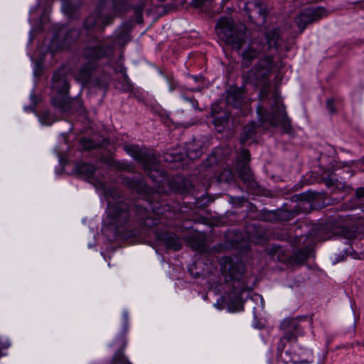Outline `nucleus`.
Here are the masks:
<instances>
[{"instance_id":"5701e85b","label":"nucleus","mask_w":364,"mask_h":364,"mask_svg":"<svg viewBox=\"0 0 364 364\" xmlns=\"http://www.w3.org/2000/svg\"><path fill=\"white\" fill-rule=\"evenodd\" d=\"M286 338H284V335L283 334L282 337H281L278 345H277V355L281 358V359L287 364L289 363H292L295 364L296 363L294 358H291L290 356V353L289 351L284 352V348L286 346L287 343Z\"/></svg>"},{"instance_id":"0eeeda50","label":"nucleus","mask_w":364,"mask_h":364,"mask_svg":"<svg viewBox=\"0 0 364 364\" xmlns=\"http://www.w3.org/2000/svg\"><path fill=\"white\" fill-rule=\"evenodd\" d=\"M273 105L272 111L269 113L262 106H258L257 112L258 117L262 122H268L271 127H280L282 132L289 135L294 133L293 127L291 124V119L288 117L285 107L282 104L281 99L274 93L272 95Z\"/></svg>"},{"instance_id":"412c9836","label":"nucleus","mask_w":364,"mask_h":364,"mask_svg":"<svg viewBox=\"0 0 364 364\" xmlns=\"http://www.w3.org/2000/svg\"><path fill=\"white\" fill-rule=\"evenodd\" d=\"M203 143L200 141H194L186 144L185 146L186 156L191 160L198 159L203 154Z\"/></svg>"},{"instance_id":"6e6552de","label":"nucleus","mask_w":364,"mask_h":364,"mask_svg":"<svg viewBox=\"0 0 364 364\" xmlns=\"http://www.w3.org/2000/svg\"><path fill=\"white\" fill-rule=\"evenodd\" d=\"M240 4L251 22L258 26H262L265 23L268 10L264 1L242 0Z\"/></svg>"},{"instance_id":"f3484780","label":"nucleus","mask_w":364,"mask_h":364,"mask_svg":"<svg viewBox=\"0 0 364 364\" xmlns=\"http://www.w3.org/2000/svg\"><path fill=\"white\" fill-rule=\"evenodd\" d=\"M247 304L252 309L255 321L253 326L255 328L261 329L264 327L263 323L257 321L258 316L260 311L264 309V299L259 294H255L251 298L247 300Z\"/></svg>"},{"instance_id":"49530a36","label":"nucleus","mask_w":364,"mask_h":364,"mask_svg":"<svg viewBox=\"0 0 364 364\" xmlns=\"http://www.w3.org/2000/svg\"><path fill=\"white\" fill-rule=\"evenodd\" d=\"M52 2V0H38V5L41 6L44 4V7L49 6Z\"/></svg>"},{"instance_id":"58836bf2","label":"nucleus","mask_w":364,"mask_h":364,"mask_svg":"<svg viewBox=\"0 0 364 364\" xmlns=\"http://www.w3.org/2000/svg\"><path fill=\"white\" fill-rule=\"evenodd\" d=\"M183 75L186 76V78L187 81L193 80V81L196 82H199L200 80L201 79V76L200 75H191L189 73H184V72H183ZM188 82H187V85H186V89H191V87H188Z\"/></svg>"},{"instance_id":"ea45409f","label":"nucleus","mask_w":364,"mask_h":364,"mask_svg":"<svg viewBox=\"0 0 364 364\" xmlns=\"http://www.w3.org/2000/svg\"><path fill=\"white\" fill-rule=\"evenodd\" d=\"M218 161V159L216 158V151H214L211 154L209 155L207 161L205 162V166H212L213 164H216Z\"/></svg>"},{"instance_id":"72a5a7b5","label":"nucleus","mask_w":364,"mask_h":364,"mask_svg":"<svg viewBox=\"0 0 364 364\" xmlns=\"http://www.w3.org/2000/svg\"><path fill=\"white\" fill-rule=\"evenodd\" d=\"M30 100H31V105L28 106H25L24 110L31 111L32 112H34L36 114H37L38 113L36 112L35 107L38 103V99L34 92H32L30 95Z\"/></svg>"},{"instance_id":"6ab92c4d","label":"nucleus","mask_w":364,"mask_h":364,"mask_svg":"<svg viewBox=\"0 0 364 364\" xmlns=\"http://www.w3.org/2000/svg\"><path fill=\"white\" fill-rule=\"evenodd\" d=\"M256 124L253 122L247 124L240 135V143L242 145H249L256 141Z\"/></svg>"},{"instance_id":"aec40b11","label":"nucleus","mask_w":364,"mask_h":364,"mask_svg":"<svg viewBox=\"0 0 364 364\" xmlns=\"http://www.w3.org/2000/svg\"><path fill=\"white\" fill-rule=\"evenodd\" d=\"M116 343L119 344V347L112 358V364H132L123 355V350L127 345V341L124 336H119L116 339Z\"/></svg>"},{"instance_id":"39448f33","label":"nucleus","mask_w":364,"mask_h":364,"mask_svg":"<svg viewBox=\"0 0 364 364\" xmlns=\"http://www.w3.org/2000/svg\"><path fill=\"white\" fill-rule=\"evenodd\" d=\"M221 274L224 278L228 291L235 297L240 298L242 294L248 289L245 279V265L230 257H223L220 261Z\"/></svg>"},{"instance_id":"20e7f679","label":"nucleus","mask_w":364,"mask_h":364,"mask_svg":"<svg viewBox=\"0 0 364 364\" xmlns=\"http://www.w3.org/2000/svg\"><path fill=\"white\" fill-rule=\"evenodd\" d=\"M112 46L106 43L87 45L83 50L82 55L89 61L80 68L76 80L83 85L90 83L95 86H101V83L97 80H93L98 67L97 61L109 58L112 53Z\"/></svg>"},{"instance_id":"79ce46f5","label":"nucleus","mask_w":364,"mask_h":364,"mask_svg":"<svg viewBox=\"0 0 364 364\" xmlns=\"http://www.w3.org/2000/svg\"><path fill=\"white\" fill-rule=\"evenodd\" d=\"M164 159L166 161H171V162L175 161H180L181 160V156H178L175 157L174 156H173L171 154H166L164 156Z\"/></svg>"},{"instance_id":"a19ab883","label":"nucleus","mask_w":364,"mask_h":364,"mask_svg":"<svg viewBox=\"0 0 364 364\" xmlns=\"http://www.w3.org/2000/svg\"><path fill=\"white\" fill-rule=\"evenodd\" d=\"M231 201L235 205H242V204L247 202V199L245 197H232Z\"/></svg>"},{"instance_id":"b1692460","label":"nucleus","mask_w":364,"mask_h":364,"mask_svg":"<svg viewBox=\"0 0 364 364\" xmlns=\"http://www.w3.org/2000/svg\"><path fill=\"white\" fill-rule=\"evenodd\" d=\"M227 102L233 107L238 109L241 107L243 99L242 93L239 89L232 90L227 96Z\"/></svg>"},{"instance_id":"de8ad7c7","label":"nucleus","mask_w":364,"mask_h":364,"mask_svg":"<svg viewBox=\"0 0 364 364\" xmlns=\"http://www.w3.org/2000/svg\"><path fill=\"white\" fill-rule=\"evenodd\" d=\"M354 4L359 6V8L364 9V0L355 1Z\"/></svg>"},{"instance_id":"1a4fd4ad","label":"nucleus","mask_w":364,"mask_h":364,"mask_svg":"<svg viewBox=\"0 0 364 364\" xmlns=\"http://www.w3.org/2000/svg\"><path fill=\"white\" fill-rule=\"evenodd\" d=\"M250 160V151L247 149H242L237 157L236 169L240 179L253 190L257 187V183L249 166Z\"/></svg>"},{"instance_id":"4be33fe9","label":"nucleus","mask_w":364,"mask_h":364,"mask_svg":"<svg viewBox=\"0 0 364 364\" xmlns=\"http://www.w3.org/2000/svg\"><path fill=\"white\" fill-rule=\"evenodd\" d=\"M75 170L80 176L87 178H95V168L87 163H77L75 165Z\"/></svg>"},{"instance_id":"7c9ffc66","label":"nucleus","mask_w":364,"mask_h":364,"mask_svg":"<svg viewBox=\"0 0 364 364\" xmlns=\"http://www.w3.org/2000/svg\"><path fill=\"white\" fill-rule=\"evenodd\" d=\"M348 255H350L355 259H360V257H358V253L354 251L351 246H349L344 250L343 253L341 255H338L336 258V260L333 262V263L336 264L339 262L343 261L347 257Z\"/></svg>"},{"instance_id":"09e8293b","label":"nucleus","mask_w":364,"mask_h":364,"mask_svg":"<svg viewBox=\"0 0 364 364\" xmlns=\"http://www.w3.org/2000/svg\"><path fill=\"white\" fill-rule=\"evenodd\" d=\"M188 220H185L183 219V230L186 228V229H189L191 228V226H188V225H186V223H188Z\"/></svg>"},{"instance_id":"a878e982","label":"nucleus","mask_w":364,"mask_h":364,"mask_svg":"<svg viewBox=\"0 0 364 364\" xmlns=\"http://www.w3.org/2000/svg\"><path fill=\"white\" fill-rule=\"evenodd\" d=\"M38 117L39 122L43 125L50 126L52 124H53L55 121L58 120L60 119L59 117H58L55 114H51L50 110L48 109H44L40 113L36 114Z\"/></svg>"},{"instance_id":"7ed1b4c3","label":"nucleus","mask_w":364,"mask_h":364,"mask_svg":"<svg viewBox=\"0 0 364 364\" xmlns=\"http://www.w3.org/2000/svg\"><path fill=\"white\" fill-rule=\"evenodd\" d=\"M106 2L99 3L95 10L85 18L83 22V30L77 28H61L56 35V38L63 48L75 42L80 36L87 45L102 43L97 36V33H102L105 28L114 21V16L107 14L105 9Z\"/></svg>"},{"instance_id":"c9c22d12","label":"nucleus","mask_w":364,"mask_h":364,"mask_svg":"<svg viewBox=\"0 0 364 364\" xmlns=\"http://www.w3.org/2000/svg\"><path fill=\"white\" fill-rule=\"evenodd\" d=\"M80 143L82 149L85 150L92 149L95 146V142L90 139H80Z\"/></svg>"},{"instance_id":"37998d69","label":"nucleus","mask_w":364,"mask_h":364,"mask_svg":"<svg viewBox=\"0 0 364 364\" xmlns=\"http://www.w3.org/2000/svg\"><path fill=\"white\" fill-rule=\"evenodd\" d=\"M283 252V250L281 247L278 246V245H273L272 247V249H271V251H270V253L274 256L276 255H279L281 253Z\"/></svg>"},{"instance_id":"f704fd0d","label":"nucleus","mask_w":364,"mask_h":364,"mask_svg":"<svg viewBox=\"0 0 364 364\" xmlns=\"http://www.w3.org/2000/svg\"><path fill=\"white\" fill-rule=\"evenodd\" d=\"M215 0H192L191 4L196 8H203L210 6Z\"/></svg>"},{"instance_id":"bb28decb","label":"nucleus","mask_w":364,"mask_h":364,"mask_svg":"<svg viewBox=\"0 0 364 364\" xmlns=\"http://www.w3.org/2000/svg\"><path fill=\"white\" fill-rule=\"evenodd\" d=\"M229 114L226 112H221L218 114L214 116L213 124L222 132L228 124Z\"/></svg>"},{"instance_id":"9d476101","label":"nucleus","mask_w":364,"mask_h":364,"mask_svg":"<svg viewBox=\"0 0 364 364\" xmlns=\"http://www.w3.org/2000/svg\"><path fill=\"white\" fill-rule=\"evenodd\" d=\"M326 16L323 7H309L302 10L295 18V23L301 33L309 24H311Z\"/></svg>"},{"instance_id":"2eb2a0df","label":"nucleus","mask_w":364,"mask_h":364,"mask_svg":"<svg viewBox=\"0 0 364 364\" xmlns=\"http://www.w3.org/2000/svg\"><path fill=\"white\" fill-rule=\"evenodd\" d=\"M192 194L193 196V201H188V203H193L195 209H203L210 201V199L206 196V193L203 192L201 194L195 193V187L192 183L183 178V198L186 194Z\"/></svg>"},{"instance_id":"ddd939ff","label":"nucleus","mask_w":364,"mask_h":364,"mask_svg":"<svg viewBox=\"0 0 364 364\" xmlns=\"http://www.w3.org/2000/svg\"><path fill=\"white\" fill-rule=\"evenodd\" d=\"M156 240L158 245L164 246L167 252L178 251L182 247L181 237L173 232H156Z\"/></svg>"},{"instance_id":"8fccbe9b","label":"nucleus","mask_w":364,"mask_h":364,"mask_svg":"<svg viewBox=\"0 0 364 364\" xmlns=\"http://www.w3.org/2000/svg\"><path fill=\"white\" fill-rule=\"evenodd\" d=\"M185 100H186V101H188V102L192 103V104H193V106L196 109V107L194 105V102H194L193 100H191V99H190V98H185Z\"/></svg>"},{"instance_id":"c03bdc74","label":"nucleus","mask_w":364,"mask_h":364,"mask_svg":"<svg viewBox=\"0 0 364 364\" xmlns=\"http://www.w3.org/2000/svg\"><path fill=\"white\" fill-rule=\"evenodd\" d=\"M355 198L360 200L364 198V187H360L355 190Z\"/></svg>"},{"instance_id":"c85d7f7f","label":"nucleus","mask_w":364,"mask_h":364,"mask_svg":"<svg viewBox=\"0 0 364 364\" xmlns=\"http://www.w3.org/2000/svg\"><path fill=\"white\" fill-rule=\"evenodd\" d=\"M115 87L123 92H130L134 88L129 76H127V78L122 77V79L117 80Z\"/></svg>"},{"instance_id":"f8f14e48","label":"nucleus","mask_w":364,"mask_h":364,"mask_svg":"<svg viewBox=\"0 0 364 364\" xmlns=\"http://www.w3.org/2000/svg\"><path fill=\"white\" fill-rule=\"evenodd\" d=\"M314 198L312 192L307 191L300 194H296L292 196V200L297 202L292 209L288 210L284 213H287V219L289 220L294 218L301 213H307L311 208V200Z\"/></svg>"},{"instance_id":"cd10ccee","label":"nucleus","mask_w":364,"mask_h":364,"mask_svg":"<svg viewBox=\"0 0 364 364\" xmlns=\"http://www.w3.org/2000/svg\"><path fill=\"white\" fill-rule=\"evenodd\" d=\"M311 253V248L309 247H305L300 250H298L294 252V260L296 263L302 264L306 262L310 257Z\"/></svg>"},{"instance_id":"423d86ee","label":"nucleus","mask_w":364,"mask_h":364,"mask_svg":"<svg viewBox=\"0 0 364 364\" xmlns=\"http://www.w3.org/2000/svg\"><path fill=\"white\" fill-rule=\"evenodd\" d=\"M215 29L220 40L232 49L239 51L246 43L247 28L242 23H235L227 17H220Z\"/></svg>"},{"instance_id":"a18cd8bd","label":"nucleus","mask_w":364,"mask_h":364,"mask_svg":"<svg viewBox=\"0 0 364 364\" xmlns=\"http://www.w3.org/2000/svg\"><path fill=\"white\" fill-rule=\"evenodd\" d=\"M278 238L283 240H287L289 242L291 241V237L288 234H281L279 236H278Z\"/></svg>"},{"instance_id":"4468645a","label":"nucleus","mask_w":364,"mask_h":364,"mask_svg":"<svg viewBox=\"0 0 364 364\" xmlns=\"http://www.w3.org/2000/svg\"><path fill=\"white\" fill-rule=\"evenodd\" d=\"M70 84L67 79L66 71L63 68L58 69L53 74L51 89L56 93L53 97L68 96Z\"/></svg>"},{"instance_id":"9b49d317","label":"nucleus","mask_w":364,"mask_h":364,"mask_svg":"<svg viewBox=\"0 0 364 364\" xmlns=\"http://www.w3.org/2000/svg\"><path fill=\"white\" fill-rule=\"evenodd\" d=\"M52 105L60 113L82 112L84 110L80 98H69L68 96L51 97Z\"/></svg>"},{"instance_id":"473e14b6","label":"nucleus","mask_w":364,"mask_h":364,"mask_svg":"<svg viewBox=\"0 0 364 364\" xmlns=\"http://www.w3.org/2000/svg\"><path fill=\"white\" fill-rule=\"evenodd\" d=\"M62 9L65 13L73 14L78 8V6L74 5L70 0H61Z\"/></svg>"},{"instance_id":"f257e3e1","label":"nucleus","mask_w":364,"mask_h":364,"mask_svg":"<svg viewBox=\"0 0 364 364\" xmlns=\"http://www.w3.org/2000/svg\"><path fill=\"white\" fill-rule=\"evenodd\" d=\"M125 151L141 164L152 181L157 183L155 190L146 185L143 176L136 175L124 177L122 183L145 198L135 202L122 197L119 190L114 187L105 188L107 215L109 224L115 228V235L124 238L133 237L138 234L136 226L151 228L161 223L160 215L168 210L166 197L168 193L179 190L165 171L160 168L155 154L138 145H125Z\"/></svg>"},{"instance_id":"2f4dec72","label":"nucleus","mask_w":364,"mask_h":364,"mask_svg":"<svg viewBox=\"0 0 364 364\" xmlns=\"http://www.w3.org/2000/svg\"><path fill=\"white\" fill-rule=\"evenodd\" d=\"M326 185L327 187L336 186V188H339L341 183L336 178V173L333 172L329 173L328 174V178H323Z\"/></svg>"},{"instance_id":"3c124183","label":"nucleus","mask_w":364,"mask_h":364,"mask_svg":"<svg viewBox=\"0 0 364 364\" xmlns=\"http://www.w3.org/2000/svg\"><path fill=\"white\" fill-rule=\"evenodd\" d=\"M225 173H222V175H220V177L222 178L223 176Z\"/></svg>"},{"instance_id":"a211bd4d","label":"nucleus","mask_w":364,"mask_h":364,"mask_svg":"<svg viewBox=\"0 0 364 364\" xmlns=\"http://www.w3.org/2000/svg\"><path fill=\"white\" fill-rule=\"evenodd\" d=\"M183 241L189 243L191 248L194 250L205 252L208 250L205 237L199 233H194L191 236H183Z\"/></svg>"},{"instance_id":"4c0bfd02","label":"nucleus","mask_w":364,"mask_h":364,"mask_svg":"<svg viewBox=\"0 0 364 364\" xmlns=\"http://www.w3.org/2000/svg\"><path fill=\"white\" fill-rule=\"evenodd\" d=\"M326 109L330 114L336 113V109L334 105V100L333 99H328L326 102Z\"/></svg>"},{"instance_id":"e433bc0d","label":"nucleus","mask_w":364,"mask_h":364,"mask_svg":"<svg viewBox=\"0 0 364 364\" xmlns=\"http://www.w3.org/2000/svg\"><path fill=\"white\" fill-rule=\"evenodd\" d=\"M114 72L116 73H121L122 75V77L127 78V68H125L124 65L122 62H118L117 65L114 66Z\"/></svg>"},{"instance_id":"dca6fc26","label":"nucleus","mask_w":364,"mask_h":364,"mask_svg":"<svg viewBox=\"0 0 364 364\" xmlns=\"http://www.w3.org/2000/svg\"><path fill=\"white\" fill-rule=\"evenodd\" d=\"M280 326L287 341H296L302 333L299 322L295 318L284 319Z\"/></svg>"},{"instance_id":"f03ea898","label":"nucleus","mask_w":364,"mask_h":364,"mask_svg":"<svg viewBox=\"0 0 364 364\" xmlns=\"http://www.w3.org/2000/svg\"><path fill=\"white\" fill-rule=\"evenodd\" d=\"M279 32L278 29L268 31L265 34V41H255L250 43L248 46L241 53L242 67L249 68L254 60L257 62L242 75V80L245 84H250L255 87L262 85L260 95L263 97L268 95V89L266 86L269 85V80L274 68L273 57L267 53L273 48H278V40Z\"/></svg>"},{"instance_id":"c756f323","label":"nucleus","mask_w":364,"mask_h":364,"mask_svg":"<svg viewBox=\"0 0 364 364\" xmlns=\"http://www.w3.org/2000/svg\"><path fill=\"white\" fill-rule=\"evenodd\" d=\"M111 167L115 170L131 171L134 167L131 164L123 161L112 160L109 163Z\"/></svg>"},{"instance_id":"393cba45","label":"nucleus","mask_w":364,"mask_h":364,"mask_svg":"<svg viewBox=\"0 0 364 364\" xmlns=\"http://www.w3.org/2000/svg\"><path fill=\"white\" fill-rule=\"evenodd\" d=\"M273 29H278L279 32V38L278 40V43H279L278 48L277 49L273 48L272 50H270V51H269L267 53V54L272 55V57L274 58V55L272 53L273 50L279 52V51H281V50H284L286 52H289L291 50V46H289V45H286L284 46V49L282 48V46H281L282 33H281V29L279 27H273V28H269L265 29L264 33L263 36L261 38H259V37L255 38V39H253L252 41V42L250 43H252L253 42L257 41H263L264 43H265L266 42V41H265V34H266V33L268 31H271V30H273Z\"/></svg>"}]
</instances>
